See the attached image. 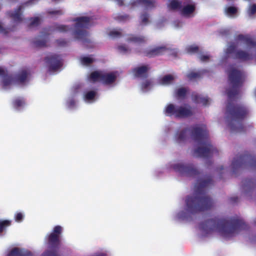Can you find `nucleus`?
<instances>
[{
  "mask_svg": "<svg viewBox=\"0 0 256 256\" xmlns=\"http://www.w3.org/2000/svg\"><path fill=\"white\" fill-rule=\"evenodd\" d=\"M228 80L232 88L226 90L228 102L226 106V120L232 132H245L242 121L249 112L248 108L242 104H234L232 101L236 98L240 92V88L244 82L242 72L235 68H232L228 73Z\"/></svg>",
  "mask_w": 256,
  "mask_h": 256,
  "instance_id": "nucleus-1",
  "label": "nucleus"
},
{
  "mask_svg": "<svg viewBox=\"0 0 256 256\" xmlns=\"http://www.w3.org/2000/svg\"><path fill=\"white\" fill-rule=\"evenodd\" d=\"M200 226L206 234L217 231L224 238L232 237L240 230L248 228L244 220L238 216L228 219L215 216L202 222Z\"/></svg>",
  "mask_w": 256,
  "mask_h": 256,
  "instance_id": "nucleus-2",
  "label": "nucleus"
},
{
  "mask_svg": "<svg viewBox=\"0 0 256 256\" xmlns=\"http://www.w3.org/2000/svg\"><path fill=\"white\" fill-rule=\"evenodd\" d=\"M214 184V180L210 176H205L197 180L194 186L193 196H188L186 200V210L195 214L210 209L214 204L212 200L206 195L208 188Z\"/></svg>",
  "mask_w": 256,
  "mask_h": 256,
  "instance_id": "nucleus-3",
  "label": "nucleus"
},
{
  "mask_svg": "<svg viewBox=\"0 0 256 256\" xmlns=\"http://www.w3.org/2000/svg\"><path fill=\"white\" fill-rule=\"evenodd\" d=\"M189 130L192 138L200 144L194 150V155L200 158H208L214 154H218V150L211 144L205 126L196 124L192 126Z\"/></svg>",
  "mask_w": 256,
  "mask_h": 256,
  "instance_id": "nucleus-4",
  "label": "nucleus"
},
{
  "mask_svg": "<svg viewBox=\"0 0 256 256\" xmlns=\"http://www.w3.org/2000/svg\"><path fill=\"white\" fill-rule=\"evenodd\" d=\"M62 232V227L56 226L46 235L45 238L46 244L50 250H46L42 256H60L58 251L60 246Z\"/></svg>",
  "mask_w": 256,
  "mask_h": 256,
  "instance_id": "nucleus-5",
  "label": "nucleus"
},
{
  "mask_svg": "<svg viewBox=\"0 0 256 256\" xmlns=\"http://www.w3.org/2000/svg\"><path fill=\"white\" fill-rule=\"evenodd\" d=\"M91 18L88 16H80L75 18L74 21L76 22L74 35L76 39L81 40L83 44L90 43V40L87 38L88 33L86 29L90 26Z\"/></svg>",
  "mask_w": 256,
  "mask_h": 256,
  "instance_id": "nucleus-6",
  "label": "nucleus"
},
{
  "mask_svg": "<svg viewBox=\"0 0 256 256\" xmlns=\"http://www.w3.org/2000/svg\"><path fill=\"white\" fill-rule=\"evenodd\" d=\"M247 164L256 166V157L248 154L236 156L232 163L233 172L235 173L236 170Z\"/></svg>",
  "mask_w": 256,
  "mask_h": 256,
  "instance_id": "nucleus-7",
  "label": "nucleus"
},
{
  "mask_svg": "<svg viewBox=\"0 0 256 256\" xmlns=\"http://www.w3.org/2000/svg\"><path fill=\"white\" fill-rule=\"evenodd\" d=\"M174 170L182 175L196 178L200 174L199 170L192 164H177L173 165Z\"/></svg>",
  "mask_w": 256,
  "mask_h": 256,
  "instance_id": "nucleus-8",
  "label": "nucleus"
},
{
  "mask_svg": "<svg viewBox=\"0 0 256 256\" xmlns=\"http://www.w3.org/2000/svg\"><path fill=\"white\" fill-rule=\"evenodd\" d=\"M236 46L234 42H231L228 46L226 52L228 54H233L232 58L234 59L240 60L242 62H246L252 59V55L248 52L241 50H236Z\"/></svg>",
  "mask_w": 256,
  "mask_h": 256,
  "instance_id": "nucleus-9",
  "label": "nucleus"
},
{
  "mask_svg": "<svg viewBox=\"0 0 256 256\" xmlns=\"http://www.w3.org/2000/svg\"><path fill=\"white\" fill-rule=\"evenodd\" d=\"M46 62L48 65L50 72H55L62 66V60L60 55L56 54H51L45 58Z\"/></svg>",
  "mask_w": 256,
  "mask_h": 256,
  "instance_id": "nucleus-10",
  "label": "nucleus"
},
{
  "mask_svg": "<svg viewBox=\"0 0 256 256\" xmlns=\"http://www.w3.org/2000/svg\"><path fill=\"white\" fill-rule=\"evenodd\" d=\"M169 49L165 46H157L154 48L146 50L145 52V56L149 57L152 58L156 56L164 54L166 52L168 51Z\"/></svg>",
  "mask_w": 256,
  "mask_h": 256,
  "instance_id": "nucleus-11",
  "label": "nucleus"
},
{
  "mask_svg": "<svg viewBox=\"0 0 256 256\" xmlns=\"http://www.w3.org/2000/svg\"><path fill=\"white\" fill-rule=\"evenodd\" d=\"M22 8V6H20L14 11L8 12L7 14L14 22L16 24L20 23L23 20Z\"/></svg>",
  "mask_w": 256,
  "mask_h": 256,
  "instance_id": "nucleus-12",
  "label": "nucleus"
},
{
  "mask_svg": "<svg viewBox=\"0 0 256 256\" xmlns=\"http://www.w3.org/2000/svg\"><path fill=\"white\" fill-rule=\"evenodd\" d=\"M150 69L148 65H143L133 68L132 72L136 78H146L148 76V71Z\"/></svg>",
  "mask_w": 256,
  "mask_h": 256,
  "instance_id": "nucleus-13",
  "label": "nucleus"
},
{
  "mask_svg": "<svg viewBox=\"0 0 256 256\" xmlns=\"http://www.w3.org/2000/svg\"><path fill=\"white\" fill-rule=\"evenodd\" d=\"M235 39L236 41L243 42L249 48H256V42L248 35L240 34L238 35Z\"/></svg>",
  "mask_w": 256,
  "mask_h": 256,
  "instance_id": "nucleus-14",
  "label": "nucleus"
},
{
  "mask_svg": "<svg viewBox=\"0 0 256 256\" xmlns=\"http://www.w3.org/2000/svg\"><path fill=\"white\" fill-rule=\"evenodd\" d=\"M193 114L191 107L188 108L180 106L177 108L176 118H184L192 116Z\"/></svg>",
  "mask_w": 256,
  "mask_h": 256,
  "instance_id": "nucleus-15",
  "label": "nucleus"
},
{
  "mask_svg": "<svg viewBox=\"0 0 256 256\" xmlns=\"http://www.w3.org/2000/svg\"><path fill=\"white\" fill-rule=\"evenodd\" d=\"M116 78V75L113 72L102 73L101 82L106 85L114 83Z\"/></svg>",
  "mask_w": 256,
  "mask_h": 256,
  "instance_id": "nucleus-16",
  "label": "nucleus"
},
{
  "mask_svg": "<svg viewBox=\"0 0 256 256\" xmlns=\"http://www.w3.org/2000/svg\"><path fill=\"white\" fill-rule=\"evenodd\" d=\"M192 100L196 104H202L206 106L209 104L210 98L207 96H204L201 94L194 93L192 96Z\"/></svg>",
  "mask_w": 256,
  "mask_h": 256,
  "instance_id": "nucleus-17",
  "label": "nucleus"
},
{
  "mask_svg": "<svg viewBox=\"0 0 256 256\" xmlns=\"http://www.w3.org/2000/svg\"><path fill=\"white\" fill-rule=\"evenodd\" d=\"M7 256H32V254L30 251L20 250L18 248H14L8 252Z\"/></svg>",
  "mask_w": 256,
  "mask_h": 256,
  "instance_id": "nucleus-18",
  "label": "nucleus"
},
{
  "mask_svg": "<svg viewBox=\"0 0 256 256\" xmlns=\"http://www.w3.org/2000/svg\"><path fill=\"white\" fill-rule=\"evenodd\" d=\"M29 74L30 73L28 70H22L16 75V80L18 84H23L26 80Z\"/></svg>",
  "mask_w": 256,
  "mask_h": 256,
  "instance_id": "nucleus-19",
  "label": "nucleus"
},
{
  "mask_svg": "<svg viewBox=\"0 0 256 256\" xmlns=\"http://www.w3.org/2000/svg\"><path fill=\"white\" fill-rule=\"evenodd\" d=\"M127 40L128 42H132L136 44H144L146 42L145 38L144 36H136L134 35H130Z\"/></svg>",
  "mask_w": 256,
  "mask_h": 256,
  "instance_id": "nucleus-20",
  "label": "nucleus"
},
{
  "mask_svg": "<svg viewBox=\"0 0 256 256\" xmlns=\"http://www.w3.org/2000/svg\"><path fill=\"white\" fill-rule=\"evenodd\" d=\"M177 108H176L174 104H169L166 108L164 112L165 114L168 116H174L176 118Z\"/></svg>",
  "mask_w": 256,
  "mask_h": 256,
  "instance_id": "nucleus-21",
  "label": "nucleus"
},
{
  "mask_svg": "<svg viewBox=\"0 0 256 256\" xmlns=\"http://www.w3.org/2000/svg\"><path fill=\"white\" fill-rule=\"evenodd\" d=\"M195 8L194 4H187L181 10V14L184 16H188L194 12Z\"/></svg>",
  "mask_w": 256,
  "mask_h": 256,
  "instance_id": "nucleus-22",
  "label": "nucleus"
},
{
  "mask_svg": "<svg viewBox=\"0 0 256 256\" xmlns=\"http://www.w3.org/2000/svg\"><path fill=\"white\" fill-rule=\"evenodd\" d=\"M169 2L168 7L171 10H176L182 8V2H180L178 0H170Z\"/></svg>",
  "mask_w": 256,
  "mask_h": 256,
  "instance_id": "nucleus-23",
  "label": "nucleus"
},
{
  "mask_svg": "<svg viewBox=\"0 0 256 256\" xmlns=\"http://www.w3.org/2000/svg\"><path fill=\"white\" fill-rule=\"evenodd\" d=\"M187 130H183L179 132H178L176 134V140L178 143H180L184 142L186 136Z\"/></svg>",
  "mask_w": 256,
  "mask_h": 256,
  "instance_id": "nucleus-24",
  "label": "nucleus"
},
{
  "mask_svg": "<svg viewBox=\"0 0 256 256\" xmlns=\"http://www.w3.org/2000/svg\"><path fill=\"white\" fill-rule=\"evenodd\" d=\"M102 74V72H100L98 71L93 72L90 74L89 76V78L91 81H92L93 82H101Z\"/></svg>",
  "mask_w": 256,
  "mask_h": 256,
  "instance_id": "nucleus-25",
  "label": "nucleus"
},
{
  "mask_svg": "<svg viewBox=\"0 0 256 256\" xmlns=\"http://www.w3.org/2000/svg\"><path fill=\"white\" fill-rule=\"evenodd\" d=\"M48 40L46 39L35 40L32 42L33 46L36 48H41L47 46Z\"/></svg>",
  "mask_w": 256,
  "mask_h": 256,
  "instance_id": "nucleus-26",
  "label": "nucleus"
},
{
  "mask_svg": "<svg viewBox=\"0 0 256 256\" xmlns=\"http://www.w3.org/2000/svg\"><path fill=\"white\" fill-rule=\"evenodd\" d=\"M25 104V101L22 98H17L12 102L13 106L16 110L22 107Z\"/></svg>",
  "mask_w": 256,
  "mask_h": 256,
  "instance_id": "nucleus-27",
  "label": "nucleus"
},
{
  "mask_svg": "<svg viewBox=\"0 0 256 256\" xmlns=\"http://www.w3.org/2000/svg\"><path fill=\"white\" fill-rule=\"evenodd\" d=\"M174 80V76L171 74H167L162 77L160 80V83L162 84H170Z\"/></svg>",
  "mask_w": 256,
  "mask_h": 256,
  "instance_id": "nucleus-28",
  "label": "nucleus"
},
{
  "mask_svg": "<svg viewBox=\"0 0 256 256\" xmlns=\"http://www.w3.org/2000/svg\"><path fill=\"white\" fill-rule=\"evenodd\" d=\"M70 30V28L68 26L62 24H56L52 30L58 31L60 32H65L69 30Z\"/></svg>",
  "mask_w": 256,
  "mask_h": 256,
  "instance_id": "nucleus-29",
  "label": "nucleus"
},
{
  "mask_svg": "<svg viewBox=\"0 0 256 256\" xmlns=\"http://www.w3.org/2000/svg\"><path fill=\"white\" fill-rule=\"evenodd\" d=\"M187 90L185 88H180L176 91V95L178 98H184L186 93Z\"/></svg>",
  "mask_w": 256,
  "mask_h": 256,
  "instance_id": "nucleus-30",
  "label": "nucleus"
},
{
  "mask_svg": "<svg viewBox=\"0 0 256 256\" xmlns=\"http://www.w3.org/2000/svg\"><path fill=\"white\" fill-rule=\"evenodd\" d=\"M3 77L2 84L4 87L10 86L12 82V78L10 76L7 74V72L5 70V75Z\"/></svg>",
  "mask_w": 256,
  "mask_h": 256,
  "instance_id": "nucleus-31",
  "label": "nucleus"
},
{
  "mask_svg": "<svg viewBox=\"0 0 256 256\" xmlns=\"http://www.w3.org/2000/svg\"><path fill=\"white\" fill-rule=\"evenodd\" d=\"M12 221L10 220H0V234L6 228L10 226Z\"/></svg>",
  "mask_w": 256,
  "mask_h": 256,
  "instance_id": "nucleus-32",
  "label": "nucleus"
},
{
  "mask_svg": "<svg viewBox=\"0 0 256 256\" xmlns=\"http://www.w3.org/2000/svg\"><path fill=\"white\" fill-rule=\"evenodd\" d=\"M29 20L30 21V23L28 26L29 28L38 26L40 24V18L38 17L31 18Z\"/></svg>",
  "mask_w": 256,
  "mask_h": 256,
  "instance_id": "nucleus-33",
  "label": "nucleus"
},
{
  "mask_svg": "<svg viewBox=\"0 0 256 256\" xmlns=\"http://www.w3.org/2000/svg\"><path fill=\"white\" fill-rule=\"evenodd\" d=\"M94 61V60L93 58L88 56H84L80 58L82 64L84 66H88L92 64Z\"/></svg>",
  "mask_w": 256,
  "mask_h": 256,
  "instance_id": "nucleus-34",
  "label": "nucleus"
},
{
  "mask_svg": "<svg viewBox=\"0 0 256 256\" xmlns=\"http://www.w3.org/2000/svg\"><path fill=\"white\" fill-rule=\"evenodd\" d=\"M140 18L141 20L140 24L142 25H146L148 23L149 15L146 12L142 14L140 16Z\"/></svg>",
  "mask_w": 256,
  "mask_h": 256,
  "instance_id": "nucleus-35",
  "label": "nucleus"
},
{
  "mask_svg": "<svg viewBox=\"0 0 256 256\" xmlns=\"http://www.w3.org/2000/svg\"><path fill=\"white\" fill-rule=\"evenodd\" d=\"M200 76L201 74L200 72H191L187 75V77L190 80L200 78Z\"/></svg>",
  "mask_w": 256,
  "mask_h": 256,
  "instance_id": "nucleus-36",
  "label": "nucleus"
},
{
  "mask_svg": "<svg viewBox=\"0 0 256 256\" xmlns=\"http://www.w3.org/2000/svg\"><path fill=\"white\" fill-rule=\"evenodd\" d=\"M96 95V92L94 90L89 91L84 94V99L87 100L94 99Z\"/></svg>",
  "mask_w": 256,
  "mask_h": 256,
  "instance_id": "nucleus-37",
  "label": "nucleus"
},
{
  "mask_svg": "<svg viewBox=\"0 0 256 256\" xmlns=\"http://www.w3.org/2000/svg\"><path fill=\"white\" fill-rule=\"evenodd\" d=\"M138 2L144 4L146 8H151L154 6V3L150 0H138Z\"/></svg>",
  "mask_w": 256,
  "mask_h": 256,
  "instance_id": "nucleus-38",
  "label": "nucleus"
},
{
  "mask_svg": "<svg viewBox=\"0 0 256 256\" xmlns=\"http://www.w3.org/2000/svg\"><path fill=\"white\" fill-rule=\"evenodd\" d=\"M108 35L112 38H118L121 37L122 36V34L121 32L114 30L110 31L109 32Z\"/></svg>",
  "mask_w": 256,
  "mask_h": 256,
  "instance_id": "nucleus-39",
  "label": "nucleus"
},
{
  "mask_svg": "<svg viewBox=\"0 0 256 256\" xmlns=\"http://www.w3.org/2000/svg\"><path fill=\"white\" fill-rule=\"evenodd\" d=\"M152 84V82L150 80H146L142 82L141 84V88L143 91H146Z\"/></svg>",
  "mask_w": 256,
  "mask_h": 256,
  "instance_id": "nucleus-40",
  "label": "nucleus"
},
{
  "mask_svg": "<svg viewBox=\"0 0 256 256\" xmlns=\"http://www.w3.org/2000/svg\"><path fill=\"white\" fill-rule=\"evenodd\" d=\"M186 50L190 54L196 53L198 52V47L196 46H190L187 48Z\"/></svg>",
  "mask_w": 256,
  "mask_h": 256,
  "instance_id": "nucleus-41",
  "label": "nucleus"
},
{
  "mask_svg": "<svg viewBox=\"0 0 256 256\" xmlns=\"http://www.w3.org/2000/svg\"><path fill=\"white\" fill-rule=\"evenodd\" d=\"M118 50L122 54L126 53L130 50L124 44H121L118 46Z\"/></svg>",
  "mask_w": 256,
  "mask_h": 256,
  "instance_id": "nucleus-42",
  "label": "nucleus"
},
{
  "mask_svg": "<svg viewBox=\"0 0 256 256\" xmlns=\"http://www.w3.org/2000/svg\"><path fill=\"white\" fill-rule=\"evenodd\" d=\"M24 219V215L23 214L20 212H16L14 215V220L16 222H22V220Z\"/></svg>",
  "mask_w": 256,
  "mask_h": 256,
  "instance_id": "nucleus-43",
  "label": "nucleus"
},
{
  "mask_svg": "<svg viewBox=\"0 0 256 256\" xmlns=\"http://www.w3.org/2000/svg\"><path fill=\"white\" fill-rule=\"evenodd\" d=\"M254 180L252 178L246 179L244 181V185L245 186H248L251 188L254 186Z\"/></svg>",
  "mask_w": 256,
  "mask_h": 256,
  "instance_id": "nucleus-44",
  "label": "nucleus"
},
{
  "mask_svg": "<svg viewBox=\"0 0 256 256\" xmlns=\"http://www.w3.org/2000/svg\"><path fill=\"white\" fill-rule=\"evenodd\" d=\"M56 42L58 46H66L68 45V42H67L64 39L56 40Z\"/></svg>",
  "mask_w": 256,
  "mask_h": 256,
  "instance_id": "nucleus-45",
  "label": "nucleus"
},
{
  "mask_svg": "<svg viewBox=\"0 0 256 256\" xmlns=\"http://www.w3.org/2000/svg\"><path fill=\"white\" fill-rule=\"evenodd\" d=\"M226 12L228 14L232 15L236 13L237 9L234 6H229L226 8Z\"/></svg>",
  "mask_w": 256,
  "mask_h": 256,
  "instance_id": "nucleus-46",
  "label": "nucleus"
},
{
  "mask_svg": "<svg viewBox=\"0 0 256 256\" xmlns=\"http://www.w3.org/2000/svg\"><path fill=\"white\" fill-rule=\"evenodd\" d=\"M248 12L250 16H252L256 13V4H253L251 5L248 9Z\"/></svg>",
  "mask_w": 256,
  "mask_h": 256,
  "instance_id": "nucleus-47",
  "label": "nucleus"
},
{
  "mask_svg": "<svg viewBox=\"0 0 256 256\" xmlns=\"http://www.w3.org/2000/svg\"><path fill=\"white\" fill-rule=\"evenodd\" d=\"M48 14L52 15L61 16L64 14V12L62 10H49Z\"/></svg>",
  "mask_w": 256,
  "mask_h": 256,
  "instance_id": "nucleus-48",
  "label": "nucleus"
},
{
  "mask_svg": "<svg viewBox=\"0 0 256 256\" xmlns=\"http://www.w3.org/2000/svg\"><path fill=\"white\" fill-rule=\"evenodd\" d=\"M129 16L128 15L125 14V15H121L118 16L116 18V19L120 21H124L126 20L128 18Z\"/></svg>",
  "mask_w": 256,
  "mask_h": 256,
  "instance_id": "nucleus-49",
  "label": "nucleus"
},
{
  "mask_svg": "<svg viewBox=\"0 0 256 256\" xmlns=\"http://www.w3.org/2000/svg\"><path fill=\"white\" fill-rule=\"evenodd\" d=\"M67 105L69 108H72L76 105V102L74 99L70 100L68 102Z\"/></svg>",
  "mask_w": 256,
  "mask_h": 256,
  "instance_id": "nucleus-50",
  "label": "nucleus"
},
{
  "mask_svg": "<svg viewBox=\"0 0 256 256\" xmlns=\"http://www.w3.org/2000/svg\"><path fill=\"white\" fill-rule=\"evenodd\" d=\"M210 58V57L208 55H201L200 56V59L202 62H206Z\"/></svg>",
  "mask_w": 256,
  "mask_h": 256,
  "instance_id": "nucleus-51",
  "label": "nucleus"
},
{
  "mask_svg": "<svg viewBox=\"0 0 256 256\" xmlns=\"http://www.w3.org/2000/svg\"><path fill=\"white\" fill-rule=\"evenodd\" d=\"M50 31V30L48 28H44L43 31L42 32V36L45 37L48 36L50 34V33L48 32Z\"/></svg>",
  "mask_w": 256,
  "mask_h": 256,
  "instance_id": "nucleus-52",
  "label": "nucleus"
},
{
  "mask_svg": "<svg viewBox=\"0 0 256 256\" xmlns=\"http://www.w3.org/2000/svg\"><path fill=\"white\" fill-rule=\"evenodd\" d=\"M229 200L231 203L234 204L238 202V196H234L230 198Z\"/></svg>",
  "mask_w": 256,
  "mask_h": 256,
  "instance_id": "nucleus-53",
  "label": "nucleus"
},
{
  "mask_svg": "<svg viewBox=\"0 0 256 256\" xmlns=\"http://www.w3.org/2000/svg\"><path fill=\"white\" fill-rule=\"evenodd\" d=\"M8 30L4 28L0 24V33H2L5 34L8 33Z\"/></svg>",
  "mask_w": 256,
  "mask_h": 256,
  "instance_id": "nucleus-54",
  "label": "nucleus"
},
{
  "mask_svg": "<svg viewBox=\"0 0 256 256\" xmlns=\"http://www.w3.org/2000/svg\"><path fill=\"white\" fill-rule=\"evenodd\" d=\"M5 75V70L0 67V76H3Z\"/></svg>",
  "mask_w": 256,
  "mask_h": 256,
  "instance_id": "nucleus-55",
  "label": "nucleus"
},
{
  "mask_svg": "<svg viewBox=\"0 0 256 256\" xmlns=\"http://www.w3.org/2000/svg\"><path fill=\"white\" fill-rule=\"evenodd\" d=\"M116 2H117L118 3V4L120 6H122L124 5V2H123V0H115Z\"/></svg>",
  "mask_w": 256,
  "mask_h": 256,
  "instance_id": "nucleus-56",
  "label": "nucleus"
},
{
  "mask_svg": "<svg viewBox=\"0 0 256 256\" xmlns=\"http://www.w3.org/2000/svg\"><path fill=\"white\" fill-rule=\"evenodd\" d=\"M254 224L256 226V220L254 221Z\"/></svg>",
  "mask_w": 256,
  "mask_h": 256,
  "instance_id": "nucleus-57",
  "label": "nucleus"
},
{
  "mask_svg": "<svg viewBox=\"0 0 256 256\" xmlns=\"http://www.w3.org/2000/svg\"><path fill=\"white\" fill-rule=\"evenodd\" d=\"M223 169H224V168H223L222 166V167L220 168V170H223Z\"/></svg>",
  "mask_w": 256,
  "mask_h": 256,
  "instance_id": "nucleus-58",
  "label": "nucleus"
},
{
  "mask_svg": "<svg viewBox=\"0 0 256 256\" xmlns=\"http://www.w3.org/2000/svg\"><path fill=\"white\" fill-rule=\"evenodd\" d=\"M255 96H256V90L254 92Z\"/></svg>",
  "mask_w": 256,
  "mask_h": 256,
  "instance_id": "nucleus-59",
  "label": "nucleus"
},
{
  "mask_svg": "<svg viewBox=\"0 0 256 256\" xmlns=\"http://www.w3.org/2000/svg\"><path fill=\"white\" fill-rule=\"evenodd\" d=\"M15 1H17V0H14Z\"/></svg>",
  "mask_w": 256,
  "mask_h": 256,
  "instance_id": "nucleus-60",
  "label": "nucleus"
}]
</instances>
